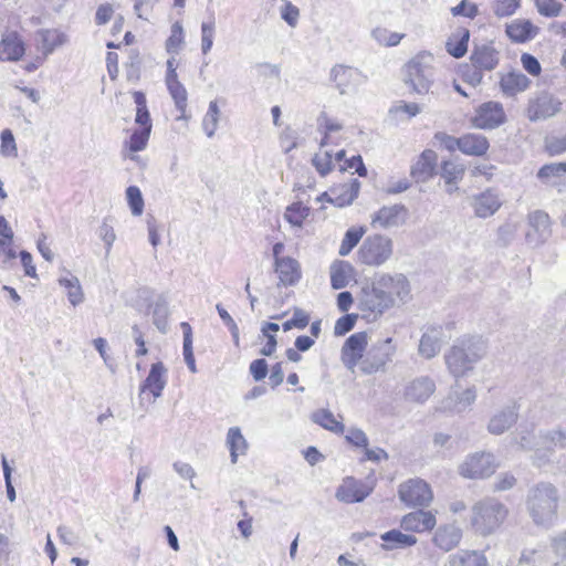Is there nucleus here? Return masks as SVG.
Instances as JSON below:
<instances>
[{
	"mask_svg": "<svg viewBox=\"0 0 566 566\" xmlns=\"http://www.w3.org/2000/svg\"><path fill=\"white\" fill-rule=\"evenodd\" d=\"M559 493L549 482H538L531 486L525 499V507L532 522L543 528H551L558 516Z\"/></svg>",
	"mask_w": 566,
	"mask_h": 566,
	"instance_id": "f03ea898",
	"label": "nucleus"
},
{
	"mask_svg": "<svg viewBox=\"0 0 566 566\" xmlns=\"http://www.w3.org/2000/svg\"><path fill=\"white\" fill-rule=\"evenodd\" d=\"M539 443L548 450L566 449V427L556 426L538 433Z\"/></svg>",
	"mask_w": 566,
	"mask_h": 566,
	"instance_id": "2f4dec72",
	"label": "nucleus"
},
{
	"mask_svg": "<svg viewBox=\"0 0 566 566\" xmlns=\"http://www.w3.org/2000/svg\"><path fill=\"white\" fill-rule=\"evenodd\" d=\"M446 566H489V562L480 551L460 549L448 556Z\"/></svg>",
	"mask_w": 566,
	"mask_h": 566,
	"instance_id": "bb28decb",
	"label": "nucleus"
},
{
	"mask_svg": "<svg viewBox=\"0 0 566 566\" xmlns=\"http://www.w3.org/2000/svg\"><path fill=\"white\" fill-rule=\"evenodd\" d=\"M398 494L408 506H428L433 499L430 485L420 479H410L400 484Z\"/></svg>",
	"mask_w": 566,
	"mask_h": 566,
	"instance_id": "9b49d317",
	"label": "nucleus"
},
{
	"mask_svg": "<svg viewBox=\"0 0 566 566\" xmlns=\"http://www.w3.org/2000/svg\"><path fill=\"white\" fill-rule=\"evenodd\" d=\"M352 266L346 262H339L332 266L331 284L334 290L344 289L348 284V273Z\"/></svg>",
	"mask_w": 566,
	"mask_h": 566,
	"instance_id": "a18cd8bd",
	"label": "nucleus"
},
{
	"mask_svg": "<svg viewBox=\"0 0 566 566\" xmlns=\"http://www.w3.org/2000/svg\"><path fill=\"white\" fill-rule=\"evenodd\" d=\"M509 509L495 497H484L472 506L471 524L476 533L488 536L506 520Z\"/></svg>",
	"mask_w": 566,
	"mask_h": 566,
	"instance_id": "7ed1b4c3",
	"label": "nucleus"
},
{
	"mask_svg": "<svg viewBox=\"0 0 566 566\" xmlns=\"http://www.w3.org/2000/svg\"><path fill=\"white\" fill-rule=\"evenodd\" d=\"M219 118L220 109L218 107V104L216 101H211L209 104L208 112L202 120V128L209 138H211L214 135L218 128Z\"/></svg>",
	"mask_w": 566,
	"mask_h": 566,
	"instance_id": "49530a36",
	"label": "nucleus"
},
{
	"mask_svg": "<svg viewBox=\"0 0 566 566\" xmlns=\"http://www.w3.org/2000/svg\"><path fill=\"white\" fill-rule=\"evenodd\" d=\"M506 122L503 105L500 102L489 101L481 104L471 117V124L478 129L491 130Z\"/></svg>",
	"mask_w": 566,
	"mask_h": 566,
	"instance_id": "1a4fd4ad",
	"label": "nucleus"
},
{
	"mask_svg": "<svg viewBox=\"0 0 566 566\" xmlns=\"http://www.w3.org/2000/svg\"><path fill=\"white\" fill-rule=\"evenodd\" d=\"M461 153L468 156H483L486 154L490 144L481 134H465L461 136Z\"/></svg>",
	"mask_w": 566,
	"mask_h": 566,
	"instance_id": "473e14b6",
	"label": "nucleus"
},
{
	"mask_svg": "<svg viewBox=\"0 0 566 566\" xmlns=\"http://www.w3.org/2000/svg\"><path fill=\"white\" fill-rule=\"evenodd\" d=\"M434 390V381L428 376H420L407 384L403 396L407 401L423 403Z\"/></svg>",
	"mask_w": 566,
	"mask_h": 566,
	"instance_id": "a211bd4d",
	"label": "nucleus"
},
{
	"mask_svg": "<svg viewBox=\"0 0 566 566\" xmlns=\"http://www.w3.org/2000/svg\"><path fill=\"white\" fill-rule=\"evenodd\" d=\"M166 375L167 368L161 361L153 364L147 378L140 386V391L144 392L148 390L153 394L155 399L159 398L167 384Z\"/></svg>",
	"mask_w": 566,
	"mask_h": 566,
	"instance_id": "b1692460",
	"label": "nucleus"
},
{
	"mask_svg": "<svg viewBox=\"0 0 566 566\" xmlns=\"http://www.w3.org/2000/svg\"><path fill=\"white\" fill-rule=\"evenodd\" d=\"M455 344L463 349L464 354L470 355L471 350L468 349V347H472L473 345L478 346L481 345V359L485 356L488 352V344L486 340L483 339L481 336H465L463 338H460L455 342Z\"/></svg>",
	"mask_w": 566,
	"mask_h": 566,
	"instance_id": "13d9d810",
	"label": "nucleus"
},
{
	"mask_svg": "<svg viewBox=\"0 0 566 566\" xmlns=\"http://www.w3.org/2000/svg\"><path fill=\"white\" fill-rule=\"evenodd\" d=\"M367 344L368 335L366 332L355 333L344 343L342 347V360L350 371H354L358 363L363 360Z\"/></svg>",
	"mask_w": 566,
	"mask_h": 566,
	"instance_id": "2eb2a0df",
	"label": "nucleus"
},
{
	"mask_svg": "<svg viewBox=\"0 0 566 566\" xmlns=\"http://www.w3.org/2000/svg\"><path fill=\"white\" fill-rule=\"evenodd\" d=\"M461 538V528L453 524H449L437 530L433 536V542L442 551L450 552L460 544Z\"/></svg>",
	"mask_w": 566,
	"mask_h": 566,
	"instance_id": "cd10ccee",
	"label": "nucleus"
},
{
	"mask_svg": "<svg viewBox=\"0 0 566 566\" xmlns=\"http://www.w3.org/2000/svg\"><path fill=\"white\" fill-rule=\"evenodd\" d=\"M214 21L201 23V51L207 54L213 44Z\"/></svg>",
	"mask_w": 566,
	"mask_h": 566,
	"instance_id": "052dcab7",
	"label": "nucleus"
},
{
	"mask_svg": "<svg viewBox=\"0 0 566 566\" xmlns=\"http://www.w3.org/2000/svg\"><path fill=\"white\" fill-rule=\"evenodd\" d=\"M394 253V242L385 234L368 235L358 249L360 263L368 266H381Z\"/></svg>",
	"mask_w": 566,
	"mask_h": 566,
	"instance_id": "39448f33",
	"label": "nucleus"
},
{
	"mask_svg": "<svg viewBox=\"0 0 566 566\" xmlns=\"http://www.w3.org/2000/svg\"><path fill=\"white\" fill-rule=\"evenodd\" d=\"M168 306L165 300H157L153 310V321L156 327L165 333L167 328Z\"/></svg>",
	"mask_w": 566,
	"mask_h": 566,
	"instance_id": "864d4df0",
	"label": "nucleus"
},
{
	"mask_svg": "<svg viewBox=\"0 0 566 566\" xmlns=\"http://www.w3.org/2000/svg\"><path fill=\"white\" fill-rule=\"evenodd\" d=\"M518 412L514 405L506 406L494 412L488 423V431L493 436H501L510 430L517 421Z\"/></svg>",
	"mask_w": 566,
	"mask_h": 566,
	"instance_id": "6ab92c4d",
	"label": "nucleus"
},
{
	"mask_svg": "<svg viewBox=\"0 0 566 566\" xmlns=\"http://www.w3.org/2000/svg\"><path fill=\"white\" fill-rule=\"evenodd\" d=\"M468 349L471 350L470 355L464 354L463 349L454 343L444 356L447 367L455 378L467 375L481 360V345H473L471 348L468 347Z\"/></svg>",
	"mask_w": 566,
	"mask_h": 566,
	"instance_id": "0eeeda50",
	"label": "nucleus"
},
{
	"mask_svg": "<svg viewBox=\"0 0 566 566\" xmlns=\"http://www.w3.org/2000/svg\"><path fill=\"white\" fill-rule=\"evenodd\" d=\"M520 7V0H496L494 12L497 17L512 15Z\"/></svg>",
	"mask_w": 566,
	"mask_h": 566,
	"instance_id": "0e129e2a",
	"label": "nucleus"
},
{
	"mask_svg": "<svg viewBox=\"0 0 566 566\" xmlns=\"http://www.w3.org/2000/svg\"><path fill=\"white\" fill-rule=\"evenodd\" d=\"M184 331V358L191 373H197L196 360L192 350V331L188 323H181Z\"/></svg>",
	"mask_w": 566,
	"mask_h": 566,
	"instance_id": "c03bdc74",
	"label": "nucleus"
},
{
	"mask_svg": "<svg viewBox=\"0 0 566 566\" xmlns=\"http://www.w3.org/2000/svg\"><path fill=\"white\" fill-rule=\"evenodd\" d=\"M500 90L504 96L513 97L524 91L531 85V80L518 71H511L507 73H500Z\"/></svg>",
	"mask_w": 566,
	"mask_h": 566,
	"instance_id": "4be33fe9",
	"label": "nucleus"
},
{
	"mask_svg": "<svg viewBox=\"0 0 566 566\" xmlns=\"http://www.w3.org/2000/svg\"><path fill=\"white\" fill-rule=\"evenodd\" d=\"M457 41L450 39L447 44V52L455 59L462 57L468 51V42L470 39V32L468 29H461L454 34Z\"/></svg>",
	"mask_w": 566,
	"mask_h": 566,
	"instance_id": "58836bf2",
	"label": "nucleus"
},
{
	"mask_svg": "<svg viewBox=\"0 0 566 566\" xmlns=\"http://www.w3.org/2000/svg\"><path fill=\"white\" fill-rule=\"evenodd\" d=\"M357 315L355 314H346L339 317L334 326V334L336 336H343L346 333L350 332L356 323Z\"/></svg>",
	"mask_w": 566,
	"mask_h": 566,
	"instance_id": "680f3d73",
	"label": "nucleus"
},
{
	"mask_svg": "<svg viewBox=\"0 0 566 566\" xmlns=\"http://www.w3.org/2000/svg\"><path fill=\"white\" fill-rule=\"evenodd\" d=\"M437 155L432 150H424L417 163L411 167V176L418 182L429 180L434 172Z\"/></svg>",
	"mask_w": 566,
	"mask_h": 566,
	"instance_id": "c756f323",
	"label": "nucleus"
},
{
	"mask_svg": "<svg viewBox=\"0 0 566 566\" xmlns=\"http://www.w3.org/2000/svg\"><path fill=\"white\" fill-rule=\"evenodd\" d=\"M440 348L441 342L437 331L427 332L421 336L419 343V354L422 357L430 359L440 352Z\"/></svg>",
	"mask_w": 566,
	"mask_h": 566,
	"instance_id": "e433bc0d",
	"label": "nucleus"
},
{
	"mask_svg": "<svg viewBox=\"0 0 566 566\" xmlns=\"http://www.w3.org/2000/svg\"><path fill=\"white\" fill-rule=\"evenodd\" d=\"M501 206L502 201L500 196L491 189L475 196L472 201L474 213L479 218H489L493 216Z\"/></svg>",
	"mask_w": 566,
	"mask_h": 566,
	"instance_id": "5701e85b",
	"label": "nucleus"
},
{
	"mask_svg": "<svg viewBox=\"0 0 566 566\" xmlns=\"http://www.w3.org/2000/svg\"><path fill=\"white\" fill-rule=\"evenodd\" d=\"M39 50L42 51L44 56H48L66 42L65 34L56 30H43L39 33Z\"/></svg>",
	"mask_w": 566,
	"mask_h": 566,
	"instance_id": "f704fd0d",
	"label": "nucleus"
},
{
	"mask_svg": "<svg viewBox=\"0 0 566 566\" xmlns=\"http://www.w3.org/2000/svg\"><path fill=\"white\" fill-rule=\"evenodd\" d=\"M516 443L523 450H533L541 446L538 436L533 432V429H521L515 438Z\"/></svg>",
	"mask_w": 566,
	"mask_h": 566,
	"instance_id": "5fc2aeb1",
	"label": "nucleus"
},
{
	"mask_svg": "<svg viewBox=\"0 0 566 566\" xmlns=\"http://www.w3.org/2000/svg\"><path fill=\"white\" fill-rule=\"evenodd\" d=\"M409 293L410 285L403 274L381 273L361 286L358 308L364 318L375 321L394 307L397 301L407 302Z\"/></svg>",
	"mask_w": 566,
	"mask_h": 566,
	"instance_id": "f257e3e1",
	"label": "nucleus"
},
{
	"mask_svg": "<svg viewBox=\"0 0 566 566\" xmlns=\"http://www.w3.org/2000/svg\"><path fill=\"white\" fill-rule=\"evenodd\" d=\"M281 18L292 28L296 27L300 10L297 7L292 4L290 1L284 0V6L281 8Z\"/></svg>",
	"mask_w": 566,
	"mask_h": 566,
	"instance_id": "e2e57ef3",
	"label": "nucleus"
},
{
	"mask_svg": "<svg viewBox=\"0 0 566 566\" xmlns=\"http://www.w3.org/2000/svg\"><path fill=\"white\" fill-rule=\"evenodd\" d=\"M331 80L339 94H353L358 91L367 77L356 67L337 64L331 70Z\"/></svg>",
	"mask_w": 566,
	"mask_h": 566,
	"instance_id": "9d476101",
	"label": "nucleus"
},
{
	"mask_svg": "<svg viewBox=\"0 0 566 566\" xmlns=\"http://www.w3.org/2000/svg\"><path fill=\"white\" fill-rule=\"evenodd\" d=\"M436 523V515L431 511L417 510L402 517L401 527L407 532L422 533L431 531Z\"/></svg>",
	"mask_w": 566,
	"mask_h": 566,
	"instance_id": "aec40b11",
	"label": "nucleus"
},
{
	"mask_svg": "<svg viewBox=\"0 0 566 566\" xmlns=\"http://www.w3.org/2000/svg\"><path fill=\"white\" fill-rule=\"evenodd\" d=\"M359 189L360 182L353 178L349 184L333 187L329 192H325L323 196L328 197L329 202L342 208L353 203L359 193Z\"/></svg>",
	"mask_w": 566,
	"mask_h": 566,
	"instance_id": "412c9836",
	"label": "nucleus"
},
{
	"mask_svg": "<svg viewBox=\"0 0 566 566\" xmlns=\"http://www.w3.org/2000/svg\"><path fill=\"white\" fill-rule=\"evenodd\" d=\"M25 52L22 39L15 33L11 32L2 38L0 41V61H19Z\"/></svg>",
	"mask_w": 566,
	"mask_h": 566,
	"instance_id": "a878e982",
	"label": "nucleus"
},
{
	"mask_svg": "<svg viewBox=\"0 0 566 566\" xmlns=\"http://www.w3.org/2000/svg\"><path fill=\"white\" fill-rule=\"evenodd\" d=\"M499 463L491 452L479 451L470 453L459 464L458 472L464 479H488L494 474Z\"/></svg>",
	"mask_w": 566,
	"mask_h": 566,
	"instance_id": "423d86ee",
	"label": "nucleus"
},
{
	"mask_svg": "<svg viewBox=\"0 0 566 566\" xmlns=\"http://www.w3.org/2000/svg\"><path fill=\"white\" fill-rule=\"evenodd\" d=\"M370 492L371 489L363 482L357 481L354 478H346L337 488L335 497L347 504L359 503L363 502Z\"/></svg>",
	"mask_w": 566,
	"mask_h": 566,
	"instance_id": "f3484780",
	"label": "nucleus"
},
{
	"mask_svg": "<svg viewBox=\"0 0 566 566\" xmlns=\"http://www.w3.org/2000/svg\"><path fill=\"white\" fill-rule=\"evenodd\" d=\"M184 41V31L179 22H176L171 27V34L166 41V49L168 53H177Z\"/></svg>",
	"mask_w": 566,
	"mask_h": 566,
	"instance_id": "4d7b16f0",
	"label": "nucleus"
},
{
	"mask_svg": "<svg viewBox=\"0 0 566 566\" xmlns=\"http://www.w3.org/2000/svg\"><path fill=\"white\" fill-rule=\"evenodd\" d=\"M395 352L396 346L391 337L378 340L371 346L367 356L360 361V370L366 375L377 373L392 359Z\"/></svg>",
	"mask_w": 566,
	"mask_h": 566,
	"instance_id": "6e6552de",
	"label": "nucleus"
},
{
	"mask_svg": "<svg viewBox=\"0 0 566 566\" xmlns=\"http://www.w3.org/2000/svg\"><path fill=\"white\" fill-rule=\"evenodd\" d=\"M312 420L334 433H343L345 427L328 409H318L312 415Z\"/></svg>",
	"mask_w": 566,
	"mask_h": 566,
	"instance_id": "4c0bfd02",
	"label": "nucleus"
},
{
	"mask_svg": "<svg viewBox=\"0 0 566 566\" xmlns=\"http://www.w3.org/2000/svg\"><path fill=\"white\" fill-rule=\"evenodd\" d=\"M528 230L525 234L526 243L533 248L545 243L552 235L551 218L543 210H535L528 214Z\"/></svg>",
	"mask_w": 566,
	"mask_h": 566,
	"instance_id": "f8f14e48",
	"label": "nucleus"
},
{
	"mask_svg": "<svg viewBox=\"0 0 566 566\" xmlns=\"http://www.w3.org/2000/svg\"><path fill=\"white\" fill-rule=\"evenodd\" d=\"M364 229H349L346 231L344 239L340 243L338 253L342 256H345L350 253V251L358 244L361 237L364 235Z\"/></svg>",
	"mask_w": 566,
	"mask_h": 566,
	"instance_id": "8fccbe9b",
	"label": "nucleus"
},
{
	"mask_svg": "<svg viewBox=\"0 0 566 566\" xmlns=\"http://www.w3.org/2000/svg\"><path fill=\"white\" fill-rule=\"evenodd\" d=\"M227 444L230 450L231 462L235 463L239 454H244L248 443L241 433L240 428L232 427L227 434Z\"/></svg>",
	"mask_w": 566,
	"mask_h": 566,
	"instance_id": "c9c22d12",
	"label": "nucleus"
},
{
	"mask_svg": "<svg viewBox=\"0 0 566 566\" xmlns=\"http://www.w3.org/2000/svg\"><path fill=\"white\" fill-rule=\"evenodd\" d=\"M551 546L558 557L566 559V531L555 535L551 541Z\"/></svg>",
	"mask_w": 566,
	"mask_h": 566,
	"instance_id": "774afa93",
	"label": "nucleus"
},
{
	"mask_svg": "<svg viewBox=\"0 0 566 566\" xmlns=\"http://www.w3.org/2000/svg\"><path fill=\"white\" fill-rule=\"evenodd\" d=\"M134 102L137 106L136 108V124L140 125V128L149 127V132H151L153 125L150 115L146 104V96L143 92L136 91L133 93Z\"/></svg>",
	"mask_w": 566,
	"mask_h": 566,
	"instance_id": "ea45409f",
	"label": "nucleus"
},
{
	"mask_svg": "<svg viewBox=\"0 0 566 566\" xmlns=\"http://www.w3.org/2000/svg\"><path fill=\"white\" fill-rule=\"evenodd\" d=\"M126 199L133 216H140L144 211V199L137 186H129L126 189Z\"/></svg>",
	"mask_w": 566,
	"mask_h": 566,
	"instance_id": "603ef678",
	"label": "nucleus"
},
{
	"mask_svg": "<svg viewBox=\"0 0 566 566\" xmlns=\"http://www.w3.org/2000/svg\"><path fill=\"white\" fill-rule=\"evenodd\" d=\"M371 36L382 45L395 46L400 43L405 34L390 32L386 28H376L371 31Z\"/></svg>",
	"mask_w": 566,
	"mask_h": 566,
	"instance_id": "09e8293b",
	"label": "nucleus"
},
{
	"mask_svg": "<svg viewBox=\"0 0 566 566\" xmlns=\"http://www.w3.org/2000/svg\"><path fill=\"white\" fill-rule=\"evenodd\" d=\"M434 56L422 51L403 66V82L417 94H429L434 83Z\"/></svg>",
	"mask_w": 566,
	"mask_h": 566,
	"instance_id": "20e7f679",
	"label": "nucleus"
},
{
	"mask_svg": "<svg viewBox=\"0 0 566 566\" xmlns=\"http://www.w3.org/2000/svg\"><path fill=\"white\" fill-rule=\"evenodd\" d=\"M149 127L139 128L132 133L129 140L124 144L123 149H127L130 153H138L147 147L150 137Z\"/></svg>",
	"mask_w": 566,
	"mask_h": 566,
	"instance_id": "37998d69",
	"label": "nucleus"
},
{
	"mask_svg": "<svg viewBox=\"0 0 566 566\" xmlns=\"http://www.w3.org/2000/svg\"><path fill=\"white\" fill-rule=\"evenodd\" d=\"M1 138V146H0V153L4 157H17L18 156V149L14 136L10 129H3L0 134Z\"/></svg>",
	"mask_w": 566,
	"mask_h": 566,
	"instance_id": "6e6d98bb",
	"label": "nucleus"
},
{
	"mask_svg": "<svg viewBox=\"0 0 566 566\" xmlns=\"http://www.w3.org/2000/svg\"><path fill=\"white\" fill-rule=\"evenodd\" d=\"M536 8L539 14L552 18L559 15L563 4L558 0H536Z\"/></svg>",
	"mask_w": 566,
	"mask_h": 566,
	"instance_id": "bf43d9fd",
	"label": "nucleus"
},
{
	"mask_svg": "<svg viewBox=\"0 0 566 566\" xmlns=\"http://www.w3.org/2000/svg\"><path fill=\"white\" fill-rule=\"evenodd\" d=\"M537 32L538 28L530 20L516 19L506 25L507 36L516 43H524L532 40Z\"/></svg>",
	"mask_w": 566,
	"mask_h": 566,
	"instance_id": "7c9ffc66",
	"label": "nucleus"
},
{
	"mask_svg": "<svg viewBox=\"0 0 566 566\" xmlns=\"http://www.w3.org/2000/svg\"><path fill=\"white\" fill-rule=\"evenodd\" d=\"M471 62L480 71H492L499 64V52L492 44L478 45L471 54Z\"/></svg>",
	"mask_w": 566,
	"mask_h": 566,
	"instance_id": "393cba45",
	"label": "nucleus"
},
{
	"mask_svg": "<svg viewBox=\"0 0 566 566\" xmlns=\"http://www.w3.org/2000/svg\"><path fill=\"white\" fill-rule=\"evenodd\" d=\"M167 88L175 102L177 109L180 112V116H178V119L185 118V113H186V108H187V99H188V94H187L185 86L179 82V83L169 85Z\"/></svg>",
	"mask_w": 566,
	"mask_h": 566,
	"instance_id": "de8ad7c7",
	"label": "nucleus"
},
{
	"mask_svg": "<svg viewBox=\"0 0 566 566\" xmlns=\"http://www.w3.org/2000/svg\"><path fill=\"white\" fill-rule=\"evenodd\" d=\"M554 451L546 449L545 447L535 448V452L532 455V463L537 468H543L552 462Z\"/></svg>",
	"mask_w": 566,
	"mask_h": 566,
	"instance_id": "338daca9",
	"label": "nucleus"
},
{
	"mask_svg": "<svg viewBox=\"0 0 566 566\" xmlns=\"http://www.w3.org/2000/svg\"><path fill=\"white\" fill-rule=\"evenodd\" d=\"M59 283L67 290V298L73 306H76L84 301L82 286L76 276L71 275L70 277H61L59 279Z\"/></svg>",
	"mask_w": 566,
	"mask_h": 566,
	"instance_id": "a19ab883",
	"label": "nucleus"
},
{
	"mask_svg": "<svg viewBox=\"0 0 566 566\" xmlns=\"http://www.w3.org/2000/svg\"><path fill=\"white\" fill-rule=\"evenodd\" d=\"M380 538L385 542L384 548L388 551L407 548L417 543L416 536L403 534L398 530L388 531L384 533Z\"/></svg>",
	"mask_w": 566,
	"mask_h": 566,
	"instance_id": "72a5a7b5",
	"label": "nucleus"
},
{
	"mask_svg": "<svg viewBox=\"0 0 566 566\" xmlns=\"http://www.w3.org/2000/svg\"><path fill=\"white\" fill-rule=\"evenodd\" d=\"M465 168L462 164L453 160L443 161L441 165V177L446 180L447 185L457 184L462 180Z\"/></svg>",
	"mask_w": 566,
	"mask_h": 566,
	"instance_id": "79ce46f5",
	"label": "nucleus"
},
{
	"mask_svg": "<svg viewBox=\"0 0 566 566\" xmlns=\"http://www.w3.org/2000/svg\"><path fill=\"white\" fill-rule=\"evenodd\" d=\"M536 178L543 186L554 188L558 193L566 192V163H551L542 166Z\"/></svg>",
	"mask_w": 566,
	"mask_h": 566,
	"instance_id": "dca6fc26",
	"label": "nucleus"
},
{
	"mask_svg": "<svg viewBox=\"0 0 566 566\" xmlns=\"http://www.w3.org/2000/svg\"><path fill=\"white\" fill-rule=\"evenodd\" d=\"M308 216V209L304 207L301 202H295L287 207L284 218L292 226L301 227L304 219Z\"/></svg>",
	"mask_w": 566,
	"mask_h": 566,
	"instance_id": "3c124183",
	"label": "nucleus"
},
{
	"mask_svg": "<svg viewBox=\"0 0 566 566\" xmlns=\"http://www.w3.org/2000/svg\"><path fill=\"white\" fill-rule=\"evenodd\" d=\"M275 272L279 275L280 283L287 286L296 284L301 279V269L296 260L285 256L275 262Z\"/></svg>",
	"mask_w": 566,
	"mask_h": 566,
	"instance_id": "c85d7f7f",
	"label": "nucleus"
},
{
	"mask_svg": "<svg viewBox=\"0 0 566 566\" xmlns=\"http://www.w3.org/2000/svg\"><path fill=\"white\" fill-rule=\"evenodd\" d=\"M312 161L322 176H326L332 170V155L328 151L316 154Z\"/></svg>",
	"mask_w": 566,
	"mask_h": 566,
	"instance_id": "69168bd1",
	"label": "nucleus"
},
{
	"mask_svg": "<svg viewBox=\"0 0 566 566\" xmlns=\"http://www.w3.org/2000/svg\"><path fill=\"white\" fill-rule=\"evenodd\" d=\"M562 109V102L553 95L543 92L530 99L527 117L531 122H537L553 117Z\"/></svg>",
	"mask_w": 566,
	"mask_h": 566,
	"instance_id": "ddd939ff",
	"label": "nucleus"
},
{
	"mask_svg": "<svg viewBox=\"0 0 566 566\" xmlns=\"http://www.w3.org/2000/svg\"><path fill=\"white\" fill-rule=\"evenodd\" d=\"M408 216V210L403 205L384 206L371 214L370 224L375 229H389L402 226Z\"/></svg>",
	"mask_w": 566,
	"mask_h": 566,
	"instance_id": "4468645a",
	"label": "nucleus"
}]
</instances>
